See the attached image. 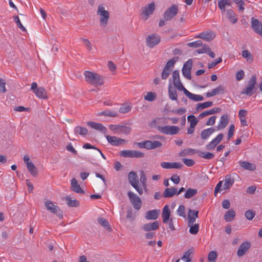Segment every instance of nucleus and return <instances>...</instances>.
I'll list each match as a JSON object with an SVG mask.
<instances>
[{"label": "nucleus", "mask_w": 262, "mask_h": 262, "mask_svg": "<svg viewBox=\"0 0 262 262\" xmlns=\"http://www.w3.org/2000/svg\"><path fill=\"white\" fill-rule=\"evenodd\" d=\"M238 163L240 166L245 169L251 171H254L256 170V166L249 162L239 161Z\"/></svg>", "instance_id": "33"}, {"label": "nucleus", "mask_w": 262, "mask_h": 262, "mask_svg": "<svg viewBox=\"0 0 262 262\" xmlns=\"http://www.w3.org/2000/svg\"><path fill=\"white\" fill-rule=\"evenodd\" d=\"M97 14L100 16V23L101 26L105 27L110 17L109 12L105 10L104 7L100 5L98 6Z\"/></svg>", "instance_id": "5"}, {"label": "nucleus", "mask_w": 262, "mask_h": 262, "mask_svg": "<svg viewBox=\"0 0 262 262\" xmlns=\"http://www.w3.org/2000/svg\"><path fill=\"white\" fill-rule=\"evenodd\" d=\"M67 201V204L69 207H77L79 205V202L77 200H72L71 198L69 196H67L65 198Z\"/></svg>", "instance_id": "42"}, {"label": "nucleus", "mask_w": 262, "mask_h": 262, "mask_svg": "<svg viewBox=\"0 0 262 262\" xmlns=\"http://www.w3.org/2000/svg\"><path fill=\"white\" fill-rule=\"evenodd\" d=\"M156 98V94L151 92H148L147 95L144 97L145 100L148 101H153Z\"/></svg>", "instance_id": "52"}, {"label": "nucleus", "mask_w": 262, "mask_h": 262, "mask_svg": "<svg viewBox=\"0 0 262 262\" xmlns=\"http://www.w3.org/2000/svg\"><path fill=\"white\" fill-rule=\"evenodd\" d=\"M127 195L134 208L137 210H139L142 206V201L140 197L132 191H128Z\"/></svg>", "instance_id": "8"}, {"label": "nucleus", "mask_w": 262, "mask_h": 262, "mask_svg": "<svg viewBox=\"0 0 262 262\" xmlns=\"http://www.w3.org/2000/svg\"><path fill=\"white\" fill-rule=\"evenodd\" d=\"M217 257V253L215 251H210L208 255V260L209 262H215Z\"/></svg>", "instance_id": "48"}, {"label": "nucleus", "mask_w": 262, "mask_h": 262, "mask_svg": "<svg viewBox=\"0 0 262 262\" xmlns=\"http://www.w3.org/2000/svg\"><path fill=\"white\" fill-rule=\"evenodd\" d=\"M158 128L161 133L170 135H176L180 131V128L177 126H158Z\"/></svg>", "instance_id": "9"}, {"label": "nucleus", "mask_w": 262, "mask_h": 262, "mask_svg": "<svg viewBox=\"0 0 262 262\" xmlns=\"http://www.w3.org/2000/svg\"><path fill=\"white\" fill-rule=\"evenodd\" d=\"M101 115H104L105 116L115 117L117 116L118 113L117 112L106 110V111H103L102 113H101Z\"/></svg>", "instance_id": "54"}, {"label": "nucleus", "mask_w": 262, "mask_h": 262, "mask_svg": "<svg viewBox=\"0 0 262 262\" xmlns=\"http://www.w3.org/2000/svg\"><path fill=\"white\" fill-rule=\"evenodd\" d=\"M83 148H85V149H96V150H97L99 152V153L100 154V155L102 156V157L104 159H106V157H105V155L101 152V151L100 149H99L98 148H97L95 146L92 145L90 143H86V144H84V145L83 146Z\"/></svg>", "instance_id": "50"}, {"label": "nucleus", "mask_w": 262, "mask_h": 262, "mask_svg": "<svg viewBox=\"0 0 262 262\" xmlns=\"http://www.w3.org/2000/svg\"><path fill=\"white\" fill-rule=\"evenodd\" d=\"M120 156L122 157L143 158L144 154L140 151L124 150L120 151Z\"/></svg>", "instance_id": "10"}, {"label": "nucleus", "mask_w": 262, "mask_h": 262, "mask_svg": "<svg viewBox=\"0 0 262 262\" xmlns=\"http://www.w3.org/2000/svg\"><path fill=\"white\" fill-rule=\"evenodd\" d=\"M39 98L46 99L48 98L47 91L43 87H39L33 92Z\"/></svg>", "instance_id": "26"}, {"label": "nucleus", "mask_w": 262, "mask_h": 262, "mask_svg": "<svg viewBox=\"0 0 262 262\" xmlns=\"http://www.w3.org/2000/svg\"><path fill=\"white\" fill-rule=\"evenodd\" d=\"M213 102L212 101H207L198 103L195 107V110L197 112H199L203 109L211 106Z\"/></svg>", "instance_id": "35"}, {"label": "nucleus", "mask_w": 262, "mask_h": 262, "mask_svg": "<svg viewBox=\"0 0 262 262\" xmlns=\"http://www.w3.org/2000/svg\"><path fill=\"white\" fill-rule=\"evenodd\" d=\"M197 154L199 157L208 160L212 159L214 157L213 154L209 152H204L198 150Z\"/></svg>", "instance_id": "38"}, {"label": "nucleus", "mask_w": 262, "mask_h": 262, "mask_svg": "<svg viewBox=\"0 0 262 262\" xmlns=\"http://www.w3.org/2000/svg\"><path fill=\"white\" fill-rule=\"evenodd\" d=\"M178 12L179 8L178 6L173 4L164 12L163 17L166 20L170 21L178 14Z\"/></svg>", "instance_id": "7"}, {"label": "nucleus", "mask_w": 262, "mask_h": 262, "mask_svg": "<svg viewBox=\"0 0 262 262\" xmlns=\"http://www.w3.org/2000/svg\"><path fill=\"white\" fill-rule=\"evenodd\" d=\"M138 147L140 148H146L149 149V140L144 141L137 143Z\"/></svg>", "instance_id": "60"}, {"label": "nucleus", "mask_w": 262, "mask_h": 262, "mask_svg": "<svg viewBox=\"0 0 262 262\" xmlns=\"http://www.w3.org/2000/svg\"><path fill=\"white\" fill-rule=\"evenodd\" d=\"M242 55L243 57L246 58L248 61H252L253 58L251 56V53L248 50H244L242 52Z\"/></svg>", "instance_id": "57"}, {"label": "nucleus", "mask_w": 262, "mask_h": 262, "mask_svg": "<svg viewBox=\"0 0 262 262\" xmlns=\"http://www.w3.org/2000/svg\"><path fill=\"white\" fill-rule=\"evenodd\" d=\"M88 126L96 130L100 131L105 134L107 132L106 128L101 123H97L93 121H89L87 123Z\"/></svg>", "instance_id": "21"}, {"label": "nucleus", "mask_w": 262, "mask_h": 262, "mask_svg": "<svg viewBox=\"0 0 262 262\" xmlns=\"http://www.w3.org/2000/svg\"><path fill=\"white\" fill-rule=\"evenodd\" d=\"M177 189L174 187L167 188L163 193V196L165 198H171L177 194Z\"/></svg>", "instance_id": "34"}, {"label": "nucleus", "mask_w": 262, "mask_h": 262, "mask_svg": "<svg viewBox=\"0 0 262 262\" xmlns=\"http://www.w3.org/2000/svg\"><path fill=\"white\" fill-rule=\"evenodd\" d=\"M225 183L224 185L223 189L226 190L230 189L233 185L234 182V179L230 174H227L225 178Z\"/></svg>", "instance_id": "25"}, {"label": "nucleus", "mask_w": 262, "mask_h": 262, "mask_svg": "<svg viewBox=\"0 0 262 262\" xmlns=\"http://www.w3.org/2000/svg\"><path fill=\"white\" fill-rule=\"evenodd\" d=\"M131 130L132 128L129 126H127L126 125H121L118 134H123L124 135H128L130 134Z\"/></svg>", "instance_id": "45"}, {"label": "nucleus", "mask_w": 262, "mask_h": 262, "mask_svg": "<svg viewBox=\"0 0 262 262\" xmlns=\"http://www.w3.org/2000/svg\"><path fill=\"white\" fill-rule=\"evenodd\" d=\"M256 82V76L253 75L249 80L247 85L242 92V94H246L247 96H252L255 92V84Z\"/></svg>", "instance_id": "2"}, {"label": "nucleus", "mask_w": 262, "mask_h": 262, "mask_svg": "<svg viewBox=\"0 0 262 262\" xmlns=\"http://www.w3.org/2000/svg\"><path fill=\"white\" fill-rule=\"evenodd\" d=\"M215 37V34L212 31L203 32L200 33L196 38H200L206 41H210Z\"/></svg>", "instance_id": "19"}, {"label": "nucleus", "mask_w": 262, "mask_h": 262, "mask_svg": "<svg viewBox=\"0 0 262 262\" xmlns=\"http://www.w3.org/2000/svg\"><path fill=\"white\" fill-rule=\"evenodd\" d=\"M185 206L183 205H180L177 210V213L179 215L185 217Z\"/></svg>", "instance_id": "62"}, {"label": "nucleus", "mask_w": 262, "mask_h": 262, "mask_svg": "<svg viewBox=\"0 0 262 262\" xmlns=\"http://www.w3.org/2000/svg\"><path fill=\"white\" fill-rule=\"evenodd\" d=\"M159 215V210H152L147 211L146 212L145 219L148 220H156Z\"/></svg>", "instance_id": "29"}, {"label": "nucleus", "mask_w": 262, "mask_h": 262, "mask_svg": "<svg viewBox=\"0 0 262 262\" xmlns=\"http://www.w3.org/2000/svg\"><path fill=\"white\" fill-rule=\"evenodd\" d=\"M192 253V251L190 249L188 250L187 251L185 252L183 256L182 257V259L186 262H190L191 261V259L190 258V254Z\"/></svg>", "instance_id": "59"}, {"label": "nucleus", "mask_w": 262, "mask_h": 262, "mask_svg": "<svg viewBox=\"0 0 262 262\" xmlns=\"http://www.w3.org/2000/svg\"><path fill=\"white\" fill-rule=\"evenodd\" d=\"M155 9V5L154 3H151L147 5L142 11V14L145 16V19L146 20L149 15L151 14Z\"/></svg>", "instance_id": "20"}, {"label": "nucleus", "mask_w": 262, "mask_h": 262, "mask_svg": "<svg viewBox=\"0 0 262 262\" xmlns=\"http://www.w3.org/2000/svg\"><path fill=\"white\" fill-rule=\"evenodd\" d=\"M251 27L254 31L262 36V23L254 17L251 18Z\"/></svg>", "instance_id": "14"}, {"label": "nucleus", "mask_w": 262, "mask_h": 262, "mask_svg": "<svg viewBox=\"0 0 262 262\" xmlns=\"http://www.w3.org/2000/svg\"><path fill=\"white\" fill-rule=\"evenodd\" d=\"M235 216V212L233 210H229L225 214L224 217L226 222H231Z\"/></svg>", "instance_id": "39"}, {"label": "nucleus", "mask_w": 262, "mask_h": 262, "mask_svg": "<svg viewBox=\"0 0 262 262\" xmlns=\"http://www.w3.org/2000/svg\"><path fill=\"white\" fill-rule=\"evenodd\" d=\"M72 190L76 193H84V191L81 188L76 179L73 178L71 180Z\"/></svg>", "instance_id": "28"}, {"label": "nucleus", "mask_w": 262, "mask_h": 262, "mask_svg": "<svg viewBox=\"0 0 262 262\" xmlns=\"http://www.w3.org/2000/svg\"><path fill=\"white\" fill-rule=\"evenodd\" d=\"M160 36L157 34H152L146 38L147 45L149 48H153L157 45L160 42Z\"/></svg>", "instance_id": "13"}, {"label": "nucleus", "mask_w": 262, "mask_h": 262, "mask_svg": "<svg viewBox=\"0 0 262 262\" xmlns=\"http://www.w3.org/2000/svg\"><path fill=\"white\" fill-rule=\"evenodd\" d=\"M210 47L207 45H203L202 48L197 50L195 52L198 54L206 53L208 51H209Z\"/></svg>", "instance_id": "61"}, {"label": "nucleus", "mask_w": 262, "mask_h": 262, "mask_svg": "<svg viewBox=\"0 0 262 262\" xmlns=\"http://www.w3.org/2000/svg\"><path fill=\"white\" fill-rule=\"evenodd\" d=\"M45 206L48 211L56 214L60 219L63 218L62 211L58 206L54 205L51 201L49 200L46 201Z\"/></svg>", "instance_id": "6"}, {"label": "nucleus", "mask_w": 262, "mask_h": 262, "mask_svg": "<svg viewBox=\"0 0 262 262\" xmlns=\"http://www.w3.org/2000/svg\"><path fill=\"white\" fill-rule=\"evenodd\" d=\"M221 108L214 107L213 108L210 109L209 110H207V111H204L203 112L201 113L199 115V117L200 118H203L207 116L219 113L221 112Z\"/></svg>", "instance_id": "30"}, {"label": "nucleus", "mask_w": 262, "mask_h": 262, "mask_svg": "<svg viewBox=\"0 0 262 262\" xmlns=\"http://www.w3.org/2000/svg\"><path fill=\"white\" fill-rule=\"evenodd\" d=\"M177 60L178 57H174L167 62L162 72L161 77L162 79L165 80L168 77Z\"/></svg>", "instance_id": "3"}, {"label": "nucleus", "mask_w": 262, "mask_h": 262, "mask_svg": "<svg viewBox=\"0 0 262 262\" xmlns=\"http://www.w3.org/2000/svg\"><path fill=\"white\" fill-rule=\"evenodd\" d=\"M223 137V134H219L214 139L206 145V148L209 150L214 149L216 146L222 141Z\"/></svg>", "instance_id": "15"}, {"label": "nucleus", "mask_w": 262, "mask_h": 262, "mask_svg": "<svg viewBox=\"0 0 262 262\" xmlns=\"http://www.w3.org/2000/svg\"><path fill=\"white\" fill-rule=\"evenodd\" d=\"M227 5V0H220L218 2V6L222 13H225V7Z\"/></svg>", "instance_id": "55"}, {"label": "nucleus", "mask_w": 262, "mask_h": 262, "mask_svg": "<svg viewBox=\"0 0 262 262\" xmlns=\"http://www.w3.org/2000/svg\"><path fill=\"white\" fill-rule=\"evenodd\" d=\"M140 182L142 184L143 187L146 188V178L145 173L143 171H142L140 173Z\"/></svg>", "instance_id": "64"}, {"label": "nucleus", "mask_w": 262, "mask_h": 262, "mask_svg": "<svg viewBox=\"0 0 262 262\" xmlns=\"http://www.w3.org/2000/svg\"><path fill=\"white\" fill-rule=\"evenodd\" d=\"M192 67V60L191 59H188L186 62L184 63L182 68V74L183 76L188 80H191V70Z\"/></svg>", "instance_id": "11"}, {"label": "nucleus", "mask_w": 262, "mask_h": 262, "mask_svg": "<svg viewBox=\"0 0 262 262\" xmlns=\"http://www.w3.org/2000/svg\"><path fill=\"white\" fill-rule=\"evenodd\" d=\"M129 184L137 191L140 195L143 194V191L141 187H139L138 177L134 171H130L128 176Z\"/></svg>", "instance_id": "4"}, {"label": "nucleus", "mask_w": 262, "mask_h": 262, "mask_svg": "<svg viewBox=\"0 0 262 262\" xmlns=\"http://www.w3.org/2000/svg\"><path fill=\"white\" fill-rule=\"evenodd\" d=\"M202 41L200 40L187 43V46L191 48H198L202 46Z\"/></svg>", "instance_id": "56"}, {"label": "nucleus", "mask_w": 262, "mask_h": 262, "mask_svg": "<svg viewBox=\"0 0 262 262\" xmlns=\"http://www.w3.org/2000/svg\"><path fill=\"white\" fill-rule=\"evenodd\" d=\"M105 137L109 143L114 146H118L125 142V140L115 136L106 135Z\"/></svg>", "instance_id": "17"}, {"label": "nucleus", "mask_w": 262, "mask_h": 262, "mask_svg": "<svg viewBox=\"0 0 262 262\" xmlns=\"http://www.w3.org/2000/svg\"><path fill=\"white\" fill-rule=\"evenodd\" d=\"M175 88L172 86L171 83L168 85V96L171 100H177L178 99L177 92Z\"/></svg>", "instance_id": "23"}, {"label": "nucleus", "mask_w": 262, "mask_h": 262, "mask_svg": "<svg viewBox=\"0 0 262 262\" xmlns=\"http://www.w3.org/2000/svg\"><path fill=\"white\" fill-rule=\"evenodd\" d=\"M121 125L111 124L109 125V128L113 131L114 134H118Z\"/></svg>", "instance_id": "63"}, {"label": "nucleus", "mask_w": 262, "mask_h": 262, "mask_svg": "<svg viewBox=\"0 0 262 262\" xmlns=\"http://www.w3.org/2000/svg\"><path fill=\"white\" fill-rule=\"evenodd\" d=\"M172 77L174 87L180 91H183L185 88L180 81L179 71L178 70H174L172 72Z\"/></svg>", "instance_id": "12"}, {"label": "nucleus", "mask_w": 262, "mask_h": 262, "mask_svg": "<svg viewBox=\"0 0 262 262\" xmlns=\"http://www.w3.org/2000/svg\"><path fill=\"white\" fill-rule=\"evenodd\" d=\"M159 223L156 221L152 223H148L144 225L143 229L145 231H150L151 230H156L158 229Z\"/></svg>", "instance_id": "27"}, {"label": "nucleus", "mask_w": 262, "mask_h": 262, "mask_svg": "<svg viewBox=\"0 0 262 262\" xmlns=\"http://www.w3.org/2000/svg\"><path fill=\"white\" fill-rule=\"evenodd\" d=\"M88 130L85 127L78 126L74 129V133L75 134L80 135L81 136H85L88 134Z\"/></svg>", "instance_id": "41"}, {"label": "nucleus", "mask_w": 262, "mask_h": 262, "mask_svg": "<svg viewBox=\"0 0 262 262\" xmlns=\"http://www.w3.org/2000/svg\"><path fill=\"white\" fill-rule=\"evenodd\" d=\"M162 144L159 141L149 140V149H153L162 146Z\"/></svg>", "instance_id": "47"}, {"label": "nucleus", "mask_w": 262, "mask_h": 262, "mask_svg": "<svg viewBox=\"0 0 262 262\" xmlns=\"http://www.w3.org/2000/svg\"><path fill=\"white\" fill-rule=\"evenodd\" d=\"M189 232L192 234H196L198 233L199 230V225L198 224H195L189 226Z\"/></svg>", "instance_id": "53"}, {"label": "nucleus", "mask_w": 262, "mask_h": 262, "mask_svg": "<svg viewBox=\"0 0 262 262\" xmlns=\"http://www.w3.org/2000/svg\"><path fill=\"white\" fill-rule=\"evenodd\" d=\"M255 211L253 210H248L246 211L245 215L246 218L248 220H252L255 216Z\"/></svg>", "instance_id": "51"}, {"label": "nucleus", "mask_w": 262, "mask_h": 262, "mask_svg": "<svg viewBox=\"0 0 262 262\" xmlns=\"http://www.w3.org/2000/svg\"><path fill=\"white\" fill-rule=\"evenodd\" d=\"M197 152L196 149L188 148L180 151L179 155L180 157H185L188 155L197 154Z\"/></svg>", "instance_id": "40"}, {"label": "nucleus", "mask_w": 262, "mask_h": 262, "mask_svg": "<svg viewBox=\"0 0 262 262\" xmlns=\"http://www.w3.org/2000/svg\"><path fill=\"white\" fill-rule=\"evenodd\" d=\"M14 20L17 24L18 28H19L22 31H26V29L21 23L19 18L18 16H14Z\"/></svg>", "instance_id": "58"}, {"label": "nucleus", "mask_w": 262, "mask_h": 262, "mask_svg": "<svg viewBox=\"0 0 262 262\" xmlns=\"http://www.w3.org/2000/svg\"><path fill=\"white\" fill-rule=\"evenodd\" d=\"M132 108V106L126 104H123L122 106L119 108V111L121 113L125 114L129 112Z\"/></svg>", "instance_id": "49"}, {"label": "nucleus", "mask_w": 262, "mask_h": 262, "mask_svg": "<svg viewBox=\"0 0 262 262\" xmlns=\"http://www.w3.org/2000/svg\"><path fill=\"white\" fill-rule=\"evenodd\" d=\"M228 122H229L228 116L227 115H223L221 117L220 123H219V124L217 126V130H220V129L224 128L228 124Z\"/></svg>", "instance_id": "31"}, {"label": "nucleus", "mask_w": 262, "mask_h": 262, "mask_svg": "<svg viewBox=\"0 0 262 262\" xmlns=\"http://www.w3.org/2000/svg\"><path fill=\"white\" fill-rule=\"evenodd\" d=\"M187 120L190 122V126L191 128H194L199 122V120L193 115H189L187 117Z\"/></svg>", "instance_id": "46"}, {"label": "nucleus", "mask_w": 262, "mask_h": 262, "mask_svg": "<svg viewBox=\"0 0 262 262\" xmlns=\"http://www.w3.org/2000/svg\"><path fill=\"white\" fill-rule=\"evenodd\" d=\"M98 222L103 227L105 228L106 229L111 232L112 231V228L108 223V222L103 217H98L97 219Z\"/></svg>", "instance_id": "37"}, {"label": "nucleus", "mask_w": 262, "mask_h": 262, "mask_svg": "<svg viewBox=\"0 0 262 262\" xmlns=\"http://www.w3.org/2000/svg\"><path fill=\"white\" fill-rule=\"evenodd\" d=\"M215 129L214 127H210L204 129L201 133V137L203 140L207 139L210 136L215 132Z\"/></svg>", "instance_id": "32"}, {"label": "nucleus", "mask_w": 262, "mask_h": 262, "mask_svg": "<svg viewBox=\"0 0 262 262\" xmlns=\"http://www.w3.org/2000/svg\"><path fill=\"white\" fill-rule=\"evenodd\" d=\"M226 16L232 24H235L237 21V18L235 17V13L231 9L227 11Z\"/></svg>", "instance_id": "36"}, {"label": "nucleus", "mask_w": 262, "mask_h": 262, "mask_svg": "<svg viewBox=\"0 0 262 262\" xmlns=\"http://www.w3.org/2000/svg\"><path fill=\"white\" fill-rule=\"evenodd\" d=\"M170 211L169 210L168 205H166L164 207L162 213V217L163 223H167L168 222L169 220H170Z\"/></svg>", "instance_id": "24"}, {"label": "nucleus", "mask_w": 262, "mask_h": 262, "mask_svg": "<svg viewBox=\"0 0 262 262\" xmlns=\"http://www.w3.org/2000/svg\"><path fill=\"white\" fill-rule=\"evenodd\" d=\"M251 247V244L249 242H245L243 243L239 247L237 251V255L238 257H242L244 256Z\"/></svg>", "instance_id": "16"}, {"label": "nucleus", "mask_w": 262, "mask_h": 262, "mask_svg": "<svg viewBox=\"0 0 262 262\" xmlns=\"http://www.w3.org/2000/svg\"><path fill=\"white\" fill-rule=\"evenodd\" d=\"M183 92L189 99L194 101H200L204 99V97L202 96L192 94L188 91L186 89H185Z\"/></svg>", "instance_id": "22"}, {"label": "nucleus", "mask_w": 262, "mask_h": 262, "mask_svg": "<svg viewBox=\"0 0 262 262\" xmlns=\"http://www.w3.org/2000/svg\"><path fill=\"white\" fill-rule=\"evenodd\" d=\"M26 166L28 171L33 177H36L37 175V169L32 162Z\"/></svg>", "instance_id": "43"}, {"label": "nucleus", "mask_w": 262, "mask_h": 262, "mask_svg": "<svg viewBox=\"0 0 262 262\" xmlns=\"http://www.w3.org/2000/svg\"><path fill=\"white\" fill-rule=\"evenodd\" d=\"M198 193L196 189L188 188L184 194V198L186 199H190Z\"/></svg>", "instance_id": "44"}, {"label": "nucleus", "mask_w": 262, "mask_h": 262, "mask_svg": "<svg viewBox=\"0 0 262 262\" xmlns=\"http://www.w3.org/2000/svg\"><path fill=\"white\" fill-rule=\"evenodd\" d=\"M84 75L86 81L95 86H101L104 84V77L96 73L86 71L84 72Z\"/></svg>", "instance_id": "1"}, {"label": "nucleus", "mask_w": 262, "mask_h": 262, "mask_svg": "<svg viewBox=\"0 0 262 262\" xmlns=\"http://www.w3.org/2000/svg\"><path fill=\"white\" fill-rule=\"evenodd\" d=\"M161 166L163 168L165 169H170V168H176V169H180L183 166V165L180 162H163L161 163Z\"/></svg>", "instance_id": "18"}]
</instances>
